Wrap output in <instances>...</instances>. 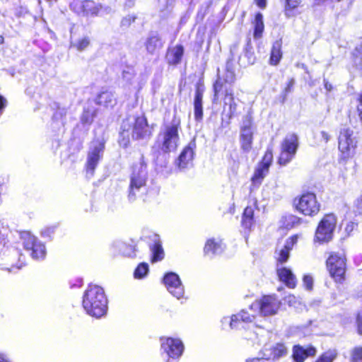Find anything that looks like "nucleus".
<instances>
[{"label": "nucleus", "mask_w": 362, "mask_h": 362, "mask_svg": "<svg viewBox=\"0 0 362 362\" xmlns=\"http://www.w3.org/2000/svg\"><path fill=\"white\" fill-rule=\"evenodd\" d=\"M68 112V108L65 107H58L57 111L53 115V119L59 122L64 126L66 123V117Z\"/></svg>", "instance_id": "obj_37"}, {"label": "nucleus", "mask_w": 362, "mask_h": 362, "mask_svg": "<svg viewBox=\"0 0 362 362\" xmlns=\"http://www.w3.org/2000/svg\"><path fill=\"white\" fill-rule=\"evenodd\" d=\"M0 362H9L6 356L3 354H0Z\"/></svg>", "instance_id": "obj_60"}, {"label": "nucleus", "mask_w": 362, "mask_h": 362, "mask_svg": "<svg viewBox=\"0 0 362 362\" xmlns=\"http://www.w3.org/2000/svg\"><path fill=\"white\" fill-rule=\"evenodd\" d=\"M357 111L358 112V115L360 117V119L362 121V93L360 95L359 104L357 106Z\"/></svg>", "instance_id": "obj_52"}, {"label": "nucleus", "mask_w": 362, "mask_h": 362, "mask_svg": "<svg viewBox=\"0 0 362 362\" xmlns=\"http://www.w3.org/2000/svg\"><path fill=\"white\" fill-rule=\"evenodd\" d=\"M55 228L56 227L53 226L45 227L41 230L40 234L43 238H51L52 235L54 233Z\"/></svg>", "instance_id": "obj_47"}, {"label": "nucleus", "mask_w": 362, "mask_h": 362, "mask_svg": "<svg viewBox=\"0 0 362 362\" xmlns=\"http://www.w3.org/2000/svg\"><path fill=\"white\" fill-rule=\"evenodd\" d=\"M153 132V127L148 124L144 115H133L122 121L119 132V145L127 147L130 137L134 140H148Z\"/></svg>", "instance_id": "obj_1"}, {"label": "nucleus", "mask_w": 362, "mask_h": 362, "mask_svg": "<svg viewBox=\"0 0 362 362\" xmlns=\"http://www.w3.org/2000/svg\"><path fill=\"white\" fill-rule=\"evenodd\" d=\"M282 42L281 40H276L273 43L269 62L272 65H277L282 58Z\"/></svg>", "instance_id": "obj_31"}, {"label": "nucleus", "mask_w": 362, "mask_h": 362, "mask_svg": "<svg viewBox=\"0 0 362 362\" xmlns=\"http://www.w3.org/2000/svg\"><path fill=\"white\" fill-rule=\"evenodd\" d=\"M224 246L221 240L214 238L209 239L204 246V251L206 255L213 256L221 254Z\"/></svg>", "instance_id": "obj_28"}, {"label": "nucleus", "mask_w": 362, "mask_h": 362, "mask_svg": "<svg viewBox=\"0 0 362 362\" xmlns=\"http://www.w3.org/2000/svg\"><path fill=\"white\" fill-rule=\"evenodd\" d=\"M21 267V266H18V267H17L16 269H19Z\"/></svg>", "instance_id": "obj_64"}, {"label": "nucleus", "mask_w": 362, "mask_h": 362, "mask_svg": "<svg viewBox=\"0 0 362 362\" xmlns=\"http://www.w3.org/2000/svg\"><path fill=\"white\" fill-rule=\"evenodd\" d=\"M4 38L2 35H0V45L4 42Z\"/></svg>", "instance_id": "obj_62"}, {"label": "nucleus", "mask_w": 362, "mask_h": 362, "mask_svg": "<svg viewBox=\"0 0 362 362\" xmlns=\"http://www.w3.org/2000/svg\"><path fill=\"white\" fill-rule=\"evenodd\" d=\"M296 201L297 210L305 216H315L320 211V204L313 193H305Z\"/></svg>", "instance_id": "obj_13"}, {"label": "nucleus", "mask_w": 362, "mask_h": 362, "mask_svg": "<svg viewBox=\"0 0 362 362\" xmlns=\"http://www.w3.org/2000/svg\"><path fill=\"white\" fill-rule=\"evenodd\" d=\"M147 180V164L144 156H141L139 162L133 165L130 175L127 194V199L130 203L135 202L138 197L146 192Z\"/></svg>", "instance_id": "obj_4"}, {"label": "nucleus", "mask_w": 362, "mask_h": 362, "mask_svg": "<svg viewBox=\"0 0 362 362\" xmlns=\"http://www.w3.org/2000/svg\"><path fill=\"white\" fill-rule=\"evenodd\" d=\"M255 318L254 313L250 314L246 310H242L238 313L233 315L230 318L224 317L221 322L229 323L231 329H245L246 325L252 323Z\"/></svg>", "instance_id": "obj_14"}, {"label": "nucleus", "mask_w": 362, "mask_h": 362, "mask_svg": "<svg viewBox=\"0 0 362 362\" xmlns=\"http://www.w3.org/2000/svg\"><path fill=\"white\" fill-rule=\"evenodd\" d=\"M324 86H325V88L327 91H331L332 90V84L329 83L326 79H324Z\"/></svg>", "instance_id": "obj_59"}, {"label": "nucleus", "mask_w": 362, "mask_h": 362, "mask_svg": "<svg viewBox=\"0 0 362 362\" xmlns=\"http://www.w3.org/2000/svg\"><path fill=\"white\" fill-rule=\"evenodd\" d=\"M196 147L197 145L195 139H192L182 149L179 157L175 161L176 166L180 170L184 171L193 165Z\"/></svg>", "instance_id": "obj_17"}, {"label": "nucleus", "mask_w": 362, "mask_h": 362, "mask_svg": "<svg viewBox=\"0 0 362 362\" xmlns=\"http://www.w3.org/2000/svg\"><path fill=\"white\" fill-rule=\"evenodd\" d=\"M46 1L49 2L50 4H52V2H57L58 0H46Z\"/></svg>", "instance_id": "obj_63"}, {"label": "nucleus", "mask_w": 362, "mask_h": 362, "mask_svg": "<svg viewBox=\"0 0 362 362\" xmlns=\"http://www.w3.org/2000/svg\"><path fill=\"white\" fill-rule=\"evenodd\" d=\"M281 306L280 300L274 296H264L252 303L249 309L254 313L258 312L262 316L276 315Z\"/></svg>", "instance_id": "obj_7"}, {"label": "nucleus", "mask_w": 362, "mask_h": 362, "mask_svg": "<svg viewBox=\"0 0 362 362\" xmlns=\"http://www.w3.org/2000/svg\"><path fill=\"white\" fill-rule=\"evenodd\" d=\"M294 82H295V81H294V79H293V78H291V79L289 81V82H288V84H287V86L285 88V90H284V91H285V93H289V92L291 91V90L292 87H293V85H294Z\"/></svg>", "instance_id": "obj_54"}, {"label": "nucleus", "mask_w": 362, "mask_h": 362, "mask_svg": "<svg viewBox=\"0 0 362 362\" xmlns=\"http://www.w3.org/2000/svg\"><path fill=\"white\" fill-rule=\"evenodd\" d=\"M110 250L113 255H122L129 258H135L136 257L137 250L136 246L127 244L121 240H115L110 245Z\"/></svg>", "instance_id": "obj_18"}, {"label": "nucleus", "mask_w": 362, "mask_h": 362, "mask_svg": "<svg viewBox=\"0 0 362 362\" xmlns=\"http://www.w3.org/2000/svg\"><path fill=\"white\" fill-rule=\"evenodd\" d=\"M273 154L271 150H267L262 158V160L259 163V165L264 166L269 169V167L272 163Z\"/></svg>", "instance_id": "obj_44"}, {"label": "nucleus", "mask_w": 362, "mask_h": 362, "mask_svg": "<svg viewBox=\"0 0 362 362\" xmlns=\"http://www.w3.org/2000/svg\"><path fill=\"white\" fill-rule=\"evenodd\" d=\"M254 209L247 206L243 214L242 224L245 228H250L253 223Z\"/></svg>", "instance_id": "obj_34"}, {"label": "nucleus", "mask_w": 362, "mask_h": 362, "mask_svg": "<svg viewBox=\"0 0 362 362\" xmlns=\"http://www.w3.org/2000/svg\"><path fill=\"white\" fill-rule=\"evenodd\" d=\"M94 102L98 105L112 107L116 104V98L114 93L105 90L98 94Z\"/></svg>", "instance_id": "obj_22"}, {"label": "nucleus", "mask_w": 362, "mask_h": 362, "mask_svg": "<svg viewBox=\"0 0 362 362\" xmlns=\"http://www.w3.org/2000/svg\"><path fill=\"white\" fill-rule=\"evenodd\" d=\"M320 135H321V138L322 139L325 141V142H328L329 139H330V136L329 135L328 133H327L325 131H322L320 132Z\"/></svg>", "instance_id": "obj_55"}, {"label": "nucleus", "mask_w": 362, "mask_h": 362, "mask_svg": "<svg viewBox=\"0 0 362 362\" xmlns=\"http://www.w3.org/2000/svg\"><path fill=\"white\" fill-rule=\"evenodd\" d=\"M235 80V73L229 68V62H228L226 71L223 75L218 74V78L214 84V101L217 100L221 95L226 96L225 100H227V97L233 95L232 85Z\"/></svg>", "instance_id": "obj_5"}, {"label": "nucleus", "mask_w": 362, "mask_h": 362, "mask_svg": "<svg viewBox=\"0 0 362 362\" xmlns=\"http://www.w3.org/2000/svg\"><path fill=\"white\" fill-rule=\"evenodd\" d=\"M285 13L286 16H290L291 12H292L294 9L298 8L303 0H285Z\"/></svg>", "instance_id": "obj_41"}, {"label": "nucleus", "mask_w": 362, "mask_h": 362, "mask_svg": "<svg viewBox=\"0 0 362 362\" xmlns=\"http://www.w3.org/2000/svg\"><path fill=\"white\" fill-rule=\"evenodd\" d=\"M136 18V17L134 15H127L122 19L120 23L121 27H129L135 21Z\"/></svg>", "instance_id": "obj_45"}, {"label": "nucleus", "mask_w": 362, "mask_h": 362, "mask_svg": "<svg viewBox=\"0 0 362 362\" xmlns=\"http://www.w3.org/2000/svg\"><path fill=\"white\" fill-rule=\"evenodd\" d=\"M246 362H269V361L263 358H254L247 360Z\"/></svg>", "instance_id": "obj_56"}, {"label": "nucleus", "mask_w": 362, "mask_h": 362, "mask_svg": "<svg viewBox=\"0 0 362 362\" xmlns=\"http://www.w3.org/2000/svg\"><path fill=\"white\" fill-rule=\"evenodd\" d=\"M303 284L308 290H310L313 288V279L310 275H305L303 276Z\"/></svg>", "instance_id": "obj_49"}, {"label": "nucleus", "mask_w": 362, "mask_h": 362, "mask_svg": "<svg viewBox=\"0 0 362 362\" xmlns=\"http://www.w3.org/2000/svg\"><path fill=\"white\" fill-rule=\"evenodd\" d=\"M316 349L313 346L304 348L299 345H296L293 348V357L296 362H303L308 356L315 355Z\"/></svg>", "instance_id": "obj_23"}, {"label": "nucleus", "mask_w": 362, "mask_h": 362, "mask_svg": "<svg viewBox=\"0 0 362 362\" xmlns=\"http://www.w3.org/2000/svg\"><path fill=\"white\" fill-rule=\"evenodd\" d=\"M337 356L336 350H329L322 354L315 362H333Z\"/></svg>", "instance_id": "obj_39"}, {"label": "nucleus", "mask_w": 362, "mask_h": 362, "mask_svg": "<svg viewBox=\"0 0 362 362\" xmlns=\"http://www.w3.org/2000/svg\"><path fill=\"white\" fill-rule=\"evenodd\" d=\"M184 54V47L181 45L168 48L166 54V60L169 64L176 65L180 63Z\"/></svg>", "instance_id": "obj_24"}, {"label": "nucleus", "mask_w": 362, "mask_h": 362, "mask_svg": "<svg viewBox=\"0 0 362 362\" xmlns=\"http://www.w3.org/2000/svg\"><path fill=\"white\" fill-rule=\"evenodd\" d=\"M79 11L78 13L83 16L96 15L101 6L92 0H84L78 2Z\"/></svg>", "instance_id": "obj_27"}, {"label": "nucleus", "mask_w": 362, "mask_h": 362, "mask_svg": "<svg viewBox=\"0 0 362 362\" xmlns=\"http://www.w3.org/2000/svg\"><path fill=\"white\" fill-rule=\"evenodd\" d=\"M254 26V37L255 39H259L262 37V33L264 29L263 16L261 13H258L256 14L255 18Z\"/></svg>", "instance_id": "obj_33"}, {"label": "nucleus", "mask_w": 362, "mask_h": 362, "mask_svg": "<svg viewBox=\"0 0 362 362\" xmlns=\"http://www.w3.org/2000/svg\"><path fill=\"white\" fill-rule=\"evenodd\" d=\"M337 218L333 214L325 215L320 222L315 232V240L320 243H328L333 238Z\"/></svg>", "instance_id": "obj_11"}, {"label": "nucleus", "mask_w": 362, "mask_h": 362, "mask_svg": "<svg viewBox=\"0 0 362 362\" xmlns=\"http://www.w3.org/2000/svg\"><path fill=\"white\" fill-rule=\"evenodd\" d=\"M204 88L202 86H198L196 88L194 98V115L197 121H201L203 118V95Z\"/></svg>", "instance_id": "obj_21"}, {"label": "nucleus", "mask_w": 362, "mask_h": 362, "mask_svg": "<svg viewBox=\"0 0 362 362\" xmlns=\"http://www.w3.org/2000/svg\"><path fill=\"white\" fill-rule=\"evenodd\" d=\"M149 271L148 264L146 262L140 263L134 272V277L137 279H144Z\"/></svg>", "instance_id": "obj_36"}, {"label": "nucleus", "mask_w": 362, "mask_h": 362, "mask_svg": "<svg viewBox=\"0 0 362 362\" xmlns=\"http://www.w3.org/2000/svg\"><path fill=\"white\" fill-rule=\"evenodd\" d=\"M181 130V119L176 114H174L171 121L164 122L157 139L158 146L163 152L170 153L177 148Z\"/></svg>", "instance_id": "obj_3"}, {"label": "nucleus", "mask_w": 362, "mask_h": 362, "mask_svg": "<svg viewBox=\"0 0 362 362\" xmlns=\"http://www.w3.org/2000/svg\"><path fill=\"white\" fill-rule=\"evenodd\" d=\"M257 5L261 8H264L266 6L267 1L266 0H255Z\"/></svg>", "instance_id": "obj_57"}, {"label": "nucleus", "mask_w": 362, "mask_h": 362, "mask_svg": "<svg viewBox=\"0 0 362 362\" xmlns=\"http://www.w3.org/2000/svg\"><path fill=\"white\" fill-rule=\"evenodd\" d=\"M153 244H150L149 247L152 253L151 262L154 263L163 259L165 253L159 236L154 234L153 235Z\"/></svg>", "instance_id": "obj_25"}, {"label": "nucleus", "mask_w": 362, "mask_h": 362, "mask_svg": "<svg viewBox=\"0 0 362 362\" xmlns=\"http://www.w3.org/2000/svg\"><path fill=\"white\" fill-rule=\"evenodd\" d=\"M21 239L24 249L35 260H43L47 254L45 244L29 232H23Z\"/></svg>", "instance_id": "obj_8"}, {"label": "nucleus", "mask_w": 362, "mask_h": 362, "mask_svg": "<svg viewBox=\"0 0 362 362\" xmlns=\"http://www.w3.org/2000/svg\"><path fill=\"white\" fill-rule=\"evenodd\" d=\"M269 172V168L258 165L252 177V182L254 186H259Z\"/></svg>", "instance_id": "obj_32"}, {"label": "nucleus", "mask_w": 362, "mask_h": 362, "mask_svg": "<svg viewBox=\"0 0 362 362\" xmlns=\"http://www.w3.org/2000/svg\"><path fill=\"white\" fill-rule=\"evenodd\" d=\"M298 147V139L296 134L286 135L281 144V152L279 157V163L286 165L294 158Z\"/></svg>", "instance_id": "obj_12"}, {"label": "nucleus", "mask_w": 362, "mask_h": 362, "mask_svg": "<svg viewBox=\"0 0 362 362\" xmlns=\"http://www.w3.org/2000/svg\"><path fill=\"white\" fill-rule=\"evenodd\" d=\"M105 143L103 141L97 139L90 143L85 165L88 177L93 176L95 168L103 157Z\"/></svg>", "instance_id": "obj_6"}, {"label": "nucleus", "mask_w": 362, "mask_h": 362, "mask_svg": "<svg viewBox=\"0 0 362 362\" xmlns=\"http://www.w3.org/2000/svg\"><path fill=\"white\" fill-rule=\"evenodd\" d=\"M358 329L360 334H362V313L358 315L357 317Z\"/></svg>", "instance_id": "obj_53"}, {"label": "nucleus", "mask_w": 362, "mask_h": 362, "mask_svg": "<svg viewBox=\"0 0 362 362\" xmlns=\"http://www.w3.org/2000/svg\"><path fill=\"white\" fill-rule=\"evenodd\" d=\"M238 49H239V44L238 42H235L233 45H231L230 49L231 59L234 60L235 57H238V62L240 63V65H242V64L240 62L241 57L240 56H238V53H239Z\"/></svg>", "instance_id": "obj_46"}, {"label": "nucleus", "mask_w": 362, "mask_h": 362, "mask_svg": "<svg viewBox=\"0 0 362 362\" xmlns=\"http://www.w3.org/2000/svg\"><path fill=\"white\" fill-rule=\"evenodd\" d=\"M97 115V109L93 102L88 101L83 107L81 122L83 125L90 126Z\"/></svg>", "instance_id": "obj_26"}, {"label": "nucleus", "mask_w": 362, "mask_h": 362, "mask_svg": "<svg viewBox=\"0 0 362 362\" xmlns=\"http://www.w3.org/2000/svg\"><path fill=\"white\" fill-rule=\"evenodd\" d=\"M277 274L280 281L284 282L288 287L293 288L296 286V276L289 269L286 267L278 269Z\"/></svg>", "instance_id": "obj_30"}, {"label": "nucleus", "mask_w": 362, "mask_h": 362, "mask_svg": "<svg viewBox=\"0 0 362 362\" xmlns=\"http://www.w3.org/2000/svg\"><path fill=\"white\" fill-rule=\"evenodd\" d=\"M163 282L167 291L177 300H180L181 303L187 301L188 298L185 295V286L176 273H166L163 278Z\"/></svg>", "instance_id": "obj_9"}, {"label": "nucleus", "mask_w": 362, "mask_h": 362, "mask_svg": "<svg viewBox=\"0 0 362 362\" xmlns=\"http://www.w3.org/2000/svg\"><path fill=\"white\" fill-rule=\"evenodd\" d=\"M90 40L88 37H83L75 42H71V47L76 48L78 51H83L88 47Z\"/></svg>", "instance_id": "obj_40"}, {"label": "nucleus", "mask_w": 362, "mask_h": 362, "mask_svg": "<svg viewBox=\"0 0 362 362\" xmlns=\"http://www.w3.org/2000/svg\"><path fill=\"white\" fill-rule=\"evenodd\" d=\"M284 225L286 228L289 229L298 226L301 223V218L289 214L283 218Z\"/></svg>", "instance_id": "obj_35"}, {"label": "nucleus", "mask_w": 362, "mask_h": 362, "mask_svg": "<svg viewBox=\"0 0 362 362\" xmlns=\"http://www.w3.org/2000/svg\"><path fill=\"white\" fill-rule=\"evenodd\" d=\"M134 76V73L132 69H128L127 70H124L122 72V77L127 81H130Z\"/></svg>", "instance_id": "obj_50"}, {"label": "nucleus", "mask_w": 362, "mask_h": 362, "mask_svg": "<svg viewBox=\"0 0 362 362\" xmlns=\"http://www.w3.org/2000/svg\"><path fill=\"white\" fill-rule=\"evenodd\" d=\"M83 307L87 314L96 318L104 316L107 310V299L103 288L90 285L83 296Z\"/></svg>", "instance_id": "obj_2"}, {"label": "nucleus", "mask_w": 362, "mask_h": 362, "mask_svg": "<svg viewBox=\"0 0 362 362\" xmlns=\"http://www.w3.org/2000/svg\"><path fill=\"white\" fill-rule=\"evenodd\" d=\"M250 41L247 44V47H245V56L248 58V64H253L254 63V57L253 54L249 51V49H250Z\"/></svg>", "instance_id": "obj_51"}, {"label": "nucleus", "mask_w": 362, "mask_h": 362, "mask_svg": "<svg viewBox=\"0 0 362 362\" xmlns=\"http://www.w3.org/2000/svg\"><path fill=\"white\" fill-rule=\"evenodd\" d=\"M161 350L163 354H166L168 358V362L178 359L184 350V345L182 342L178 339L167 338L162 339Z\"/></svg>", "instance_id": "obj_15"}, {"label": "nucleus", "mask_w": 362, "mask_h": 362, "mask_svg": "<svg viewBox=\"0 0 362 362\" xmlns=\"http://www.w3.org/2000/svg\"><path fill=\"white\" fill-rule=\"evenodd\" d=\"M287 353V349L283 344H276L272 349V355L274 358L284 356Z\"/></svg>", "instance_id": "obj_38"}, {"label": "nucleus", "mask_w": 362, "mask_h": 362, "mask_svg": "<svg viewBox=\"0 0 362 362\" xmlns=\"http://www.w3.org/2000/svg\"><path fill=\"white\" fill-rule=\"evenodd\" d=\"M351 362L362 361V346L354 347L351 351Z\"/></svg>", "instance_id": "obj_43"}, {"label": "nucleus", "mask_w": 362, "mask_h": 362, "mask_svg": "<svg viewBox=\"0 0 362 362\" xmlns=\"http://www.w3.org/2000/svg\"><path fill=\"white\" fill-rule=\"evenodd\" d=\"M298 237L293 235L288 238L284 246L276 250L277 255L276 259L280 263L286 262L289 257V252L292 250L293 245L296 243Z\"/></svg>", "instance_id": "obj_20"}, {"label": "nucleus", "mask_w": 362, "mask_h": 362, "mask_svg": "<svg viewBox=\"0 0 362 362\" xmlns=\"http://www.w3.org/2000/svg\"><path fill=\"white\" fill-rule=\"evenodd\" d=\"M356 146V141L353 137V131L349 129H343L341 130L339 136V150L344 158L351 156Z\"/></svg>", "instance_id": "obj_16"}, {"label": "nucleus", "mask_w": 362, "mask_h": 362, "mask_svg": "<svg viewBox=\"0 0 362 362\" xmlns=\"http://www.w3.org/2000/svg\"><path fill=\"white\" fill-rule=\"evenodd\" d=\"M356 206L358 207V208H361L362 207V197L356 200Z\"/></svg>", "instance_id": "obj_61"}, {"label": "nucleus", "mask_w": 362, "mask_h": 362, "mask_svg": "<svg viewBox=\"0 0 362 362\" xmlns=\"http://www.w3.org/2000/svg\"><path fill=\"white\" fill-rule=\"evenodd\" d=\"M327 267L336 281L344 280L346 271V258L343 252H330L327 262Z\"/></svg>", "instance_id": "obj_10"}, {"label": "nucleus", "mask_w": 362, "mask_h": 362, "mask_svg": "<svg viewBox=\"0 0 362 362\" xmlns=\"http://www.w3.org/2000/svg\"><path fill=\"white\" fill-rule=\"evenodd\" d=\"M254 132L255 129L240 128V145L245 152H249L252 148Z\"/></svg>", "instance_id": "obj_29"}, {"label": "nucleus", "mask_w": 362, "mask_h": 362, "mask_svg": "<svg viewBox=\"0 0 362 362\" xmlns=\"http://www.w3.org/2000/svg\"><path fill=\"white\" fill-rule=\"evenodd\" d=\"M229 98H227V100H225V104L227 105L229 104V108H230V117H232L235 110H236V104L234 102V98L232 96H228Z\"/></svg>", "instance_id": "obj_48"}, {"label": "nucleus", "mask_w": 362, "mask_h": 362, "mask_svg": "<svg viewBox=\"0 0 362 362\" xmlns=\"http://www.w3.org/2000/svg\"><path fill=\"white\" fill-rule=\"evenodd\" d=\"M240 128L252 129H255L253 124V118L250 112H248L247 115L243 116Z\"/></svg>", "instance_id": "obj_42"}, {"label": "nucleus", "mask_w": 362, "mask_h": 362, "mask_svg": "<svg viewBox=\"0 0 362 362\" xmlns=\"http://www.w3.org/2000/svg\"><path fill=\"white\" fill-rule=\"evenodd\" d=\"M134 6V0H125L124 6L127 8H132Z\"/></svg>", "instance_id": "obj_58"}, {"label": "nucleus", "mask_w": 362, "mask_h": 362, "mask_svg": "<svg viewBox=\"0 0 362 362\" xmlns=\"http://www.w3.org/2000/svg\"><path fill=\"white\" fill-rule=\"evenodd\" d=\"M144 46L148 53L153 54L163 47V41L158 32L152 31L147 36Z\"/></svg>", "instance_id": "obj_19"}]
</instances>
